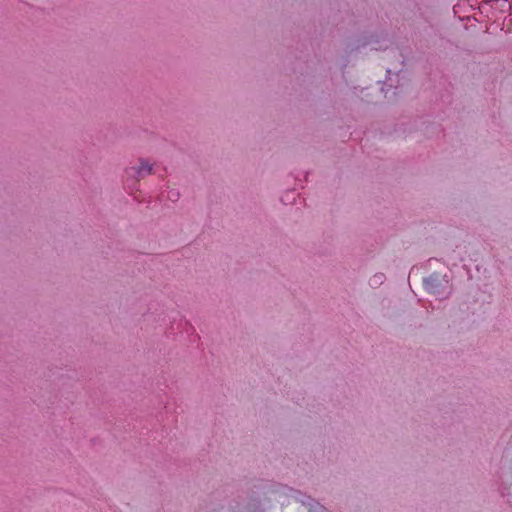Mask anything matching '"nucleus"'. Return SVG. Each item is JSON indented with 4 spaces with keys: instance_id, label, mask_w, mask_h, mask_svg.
Returning a JSON list of instances; mask_svg holds the SVG:
<instances>
[{
    "instance_id": "nucleus-1",
    "label": "nucleus",
    "mask_w": 512,
    "mask_h": 512,
    "mask_svg": "<svg viewBox=\"0 0 512 512\" xmlns=\"http://www.w3.org/2000/svg\"><path fill=\"white\" fill-rule=\"evenodd\" d=\"M154 165L151 163L148 159L145 158H139L137 160V163L133 166L128 167L125 172L126 174L136 180L140 181L141 179L145 178L147 175H150L153 173Z\"/></svg>"
},
{
    "instance_id": "nucleus-2",
    "label": "nucleus",
    "mask_w": 512,
    "mask_h": 512,
    "mask_svg": "<svg viewBox=\"0 0 512 512\" xmlns=\"http://www.w3.org/2000/svg\"><path fill=\"white\" fill-rule=\"evenodd\" d=\"M439 281V277L437 275H432L425 280L426 289L433 294H440V291L437 288V282Z\"/></svg>"
},
{
    "instance_id": "nucleus-3",
    "label": "nucleus",
    "mask_w": 512,
    "mask_h": 512,
    "mask_svg": "<svg viewBox=\"0 0 512 512\" xmlns=\"http://www.w3.org/2000/svg\"><path fill=\"white\" fill-rule=\"evenodd\" d=\"M179 198V193L177 191H171L169 194V199L172 201H176Z\"/></svg>"
}]
</instances>
